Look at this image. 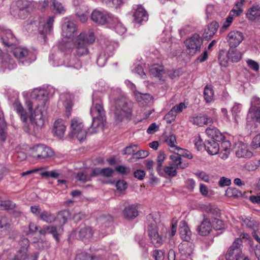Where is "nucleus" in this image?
<instances>
[{"mask_svg": "<svg viewBox=\"0 0 260 260\" xmlns=\"http://www.w3.org/2000/svg\"><path fill=\"white\" fill-rule=\"evenodd\" d=\"M77 28L76 24L71 21L64 22L62 25V36L68 39L65 43L64 48L71 49V54L66 60L61 61L57 54H52L49 56L50 63L54 67L64 66L79 70L82 67L80 57L87 55L89 53L88 46L92 44L95 37L92 32H83L75 37Z\"/></svg>", "mask_w": 260, "mask_h": 260, "instance_id": "1", "label": "nucleus"}, {"mask_svg": "<svg viewBox=\"0 0 260 260\" xmlns=\"http://www.w3.org/2000/svg\"><path fill=\"white\" fill-rule=\"evenodd\" d=\"M32 101L27 100L26 106L30 113L29 118L31 123L37 128L44 125L45 104L47 101L48 92L42 89H35L31 93Z\"/></svg>", "mask_w": 260, "mask_h": 260, "instance_id": "2", "label": "nucleus"}, {"mask_svg": "<svg viewBox=\"0 0 260 260\" xmlns=\"http://www.w3.org/2000/svg\"><path fill=\"white\" fill-rule=\"evenodd\" d=\"M98 91L93 92V104L90 109V114L92 117L91 128L94 129L100 127L102 128L106 121L105 111L101 100L98 99ZM94 132H96V131L94 130Z\"/></svg>", "mask_w": 260, "mask_h": 260, "instance_id": "3", "label": "nucleus"}, {"mask_svg": "<svg viewBox=\"0 0 260 260\" xmlns=\"http://www.w3.org/2000/svg\"><path fill=\"white\" fill-rule=\"evenodd\" d=\"M132 104L123 95L116 98L111 107L116 120L121 121L124 118H128L132 113Z\"/></svg>", "mask_w": 260, "mask_h": 260, "instance_id": "4", "label": "nucleus"}, {"mask_svg": "<svg viewBox=\"0 0 260 260\" xmlns=\"http://www.w3.org/2000/svg\"><path fill=\"white\" fill-rule=\"evenodd\" d=\"M147 232L151 243L155 247H159L164 242V239L159 233V228H162V224L160 223L159 219L154 217L152 214L147 216Z\"/></svg>", "mask_w": 260, "mask_h": 260, "instance_id": "5", "label": "nucleus"}, {"mask_svg": "<svg viewBox=\"0 0 260 260\" xmlns=\"http://www.w3.org/2000/svg\"><path fill=\"white\" fill-rule=\"evenodd\" d=\"M70 216L68 211L63 210L59 212L56 216V220L59 221V224L55 225H44L39 230L40 234L45 235L51 234L57 241H58V236L63 232V226L67 222Z\"/></svg>", "mask_w": 260, "mask_h": 260, "instance_id": "6", "label": "nucleus"}, {"mask_svg": "<svg viewBox=\"0 0 260 260\" xmlns=\"http://www.w3.org/2000/svg\"><path fill=\"white\" fill-rule=\"evenodd\" d=\"M54 21L53 16H48L46 18L39 17L36 19L30 20L29 24L32 26V28L34 27H37L40 34L47 35L52 31Z\"/></svg>", "mask_w": 260, "mask_h": 260, "instance_id": "7", "label": "nucleus"}, {"mask_svg": "<svg viewBox=\"0 0 260 260\" xmlns=\"http://www.w3.org/2000/svg\"><path fill=\"white\" fill-rule=\"evenodd\" d=\"M71 135L77 138L80 141L84 140L86 136V130L81 119L74 118L72 119L70 125Z\"/></svg>", "mask_w": 260, "mask_h": 260, "instance_id": "8", "label": "nucleus"}, {"mask_svg": "<svg viewBox=\"0 0 260 260\" xmlns=\"http://www.w3.org/2000/svg\"><path fill=\"white\" fill-rule=\"evenodd\" d=\"M184 43L187 53L193 56L200 51L203 41L202 38L198 34H195L187 39Z\"/></svg>", "mask_w": 260, "mask_h": 260, "instance_id": "9", "label": "nucleus"}, {"mask_svg": "<svg viewBox=\"0 0 260 260\" xmlns=\"http://www.w3.org/2000/svg\"><path fill=\"white\" fill-rule=\"evenodd\" d=\"M113 16L107 11L94 10L91 14V19L97 24L104 25L106 24L108 26L112 20Z\"/></svg>", "mask_w": 260, "mask_h": 260, "instance_id": "10", "label": "nucleus"}, {"mask_svg": "<svg viewBox=\"0 0 260 260\" xmlns=\"http://www.w3.org/2000/svg\"><path fill=\"white\" fill-rule=\"evenodd\" d=\"M241 246V240L240 239L235 240L226 252V259L227 260H236L239 257L242 256L243 254L242 252Z\"/></svg>", "mask_w": 260, "mask_h": 260, "instance_id": "11", "label": "nucleus"}, {"mask_svg": "<svg viewBox=\"0 0 260 260\" xmlns=\"http://www.w3.org/2000/svg\"><path fill=\"white\" fill-rule=\"evenodd\" d=\"M11 52L16 58L19 59L25 58V60L29 62L35 60L36 59L33 53L25 47H16L11 50Z\"/></svg>", "mask_w": 260, "mask_h": 260, "instance_id": "12", "label": "nucleus"}, {"mask_svg": "<svg viewBox=\"0 0 260 260\" xmlns=\"http://www.w3.org/2000/svg\"><path fill=\"white\" fill-rule=\"evenodd\" d=\"M31 155L33 157L38 159L45 158L51 156L53 152L50 148L44 145H38L31 149Z\"/></svg>", "mask_w": 260, "mask_h": 260, "instance_id": "13", "label": "nucleus"}, {"mask_svg": "<svg viewBox=\"0 0 260 260\" xmlns=\"http://www.w3.org/2000/svg\"><path fill=\"white\" fill-rule=\"evenodd\" d=\"M0 36L3 44L6 46L12 47L16 43V39L12 31L1 25Z\"/></svg>", "mask_w": 260, "mask_h": 260, "instance_id": "14", "label": "nucleus"}, {"mask_svg": "<svg viewBox=\"0 0 260 260\" xmlns=\"http://www.w3.org/2000/svg\"><path fill=\"white\" fill-rule=\"evenodd\" d=\"M243 39L244 36L242 32L236 30L231 31L226 37L230 48H236Z\"/></svg>", "mask_w": 260, "mask_h": 260, "instance_id": "15", "label": "nucleus"}, {"mask_svg": "<svg viewBox=\"0 0 260 260\" xmlns=\"http://www.w3.org/2000/svg\"><path fill=\"white\" fill-rule=\"evenodd\" d=\"M30 2L26 0H20L16 2V6L18 8L16 12L11 10L12 14L15 16L17 14L18 17L24 19L27 14L26 9L29 5Z\"/></svg>", "mask_w": 260, "mask_h": 260, "instance_id": "16", "label": "nucleus"}, {"mask_svg": "<svg viewBox=\"0 0 260 260\" xmlns=\"http://www.w3.org/2000/svg\"><path fill=\"white\" fill-rule=\"evenodd\" d=\"M134 17L136 22L142 23L148 20V15L147 12L142 5H137L134 8Z\"/></svg>", "mask_w": 260, "mask_h": 260, "instance_id": "17", "label": "nucleus"}, {"mask_svg": "<svg viewBox=\"0 0 260 260\" xmlns=\"http://www.w3.org/2000/svg\"><path fill=\"white\" fill-rule=\"evenodd\" d=\"M169 157L171 160V165H172L177 169H184L188 166V164L183 161L181 156L176 151L170 155Z\"/></svg>", "mask_w": 260, "mask_h": 260, "instance_id": "18", "label": "nucleus"}, {"mask_svg": "<svg viewBox=\"0 0 260 260\" xmlns=\"http://www.w3.org/2000/svg\"><path fill=\"white\" fill-rule=\"evenodd\" d=\"M139 214L137 204H132L124 208L122 211L124 218L127 219H133L136 218Z\"/></svg>", "mask_w": 260, "mask_h": 260, "instance_id": "19", "label": "nucleus"}, {"mask_svg": "<svg viewBox=\"0 0 260 260\" xmlns=\"http://www.w3.org/2000/svg\"><path fill=\"white\" fill-rule=\"evenodd\" d=\"M189 120L192 124L200 126L212 123L211 117L202 114L193 116L190 117Z\"/></svg>", "mask_w": 260, "mask_h": 260, "instance_id": "20", "label": "nucleus"}, {"mask_svg": "<svg viewBox=\"0 0 260 260\" xmlns=\"http://www.w3.org/2000/svg\"><path fill=\"white\" fill-rule=\"evenodd\" d=\"M212 226L210 219L204 217L201 224L198 227L199 234L202 236L208 235L212 230Z\"/></svg>", "mask_w": 260, "mask_h": 260, "instance_id": "21", "label": "nucleus"}, {"mask_svg": "<svg viewBox=\"0 0 260 260\" xmlns=\"http://www.w3.org/2000/svg\"><path fill=\"white\" fill-rule=\"evenodd\" d=\"M66 130V126L65 122L63 120L58 119L55 121L53 129L54 135L59 138H61L63 137Z\"/></svg>", "mask_w": 260, "mask_h": 260, "instance_id": "22", "label": "nucleus"}, {"mask_svg": "<svg viewBox=\"0 0 260 260\" xmlns=\"http://www.w3.org/2000/svg\"><path fill=\"white\" fill-rule=\"evenodd\" d=\"M179 231L180 237L182 240L188 242L191 239V232L185 221L182 220L180 222Z\"/></svg>", "mask_w": 260, "mask_h": 260, "instance_id": "23", "label": "nucleus"}, {"mask_svg": "<svg viewBox=\"0 0 260 260\" xmlns=\"http://www.w3.org/2000/svg\"><path fill=\"white\" fill-rule=\"evenodd\" d=\"M246 17L251 21H260V5L258 4L253 5L248 9L246 13Z\"/></svg>", "mask_w": 260, "mask_h": 260, "instance_id": "24", "label": "nucleus"}, {"mask_svg": "<svg viewBox=\"0 0 260 260\" xmlns=\"http://www.w3.org/2000/svg\"><path fill=\"white\" fill-rule=\"evenodd\" d=\"M237 150L236 155L237 157H250L252 156V153L248 150L247 145L241 142H238L237 144Z\"/></svg>", "mask_w": 260, "mask_h": 260, "instance_id": "25", "label": "nucleus"}, {"mask_svg": "<svg viewBox=\"0 0 260 260\" xmlns=\"http://www.w3.org/2000/svg\"><path fill=\"white\" fill-rule=\"evenodd\" d=\"M231 150V143L228 140H224L219 147V157L222 159L228 158Z\"/></svg>", "mask_w": 260, "mask_h": 260, "instance_id": "26", "label": "nucleus"}, {"mask_svg": "<svg viewBox=\"0 0 260 260\" xmlns=\"http://www.w3.org/2000/svg\"><path fill=\"white\" fill-rule=\"evenodd\" d=\"M112 20H111V22L109 23L108 27L114 29L115 31L120 35L124 34L126 31V28L118 18L113 16Z\"/></svg>", "mask_w": 260, "mask_h": 260, "instance_id": "27", "label": "nucleus"}, {"mask_svg": "<svg viewBox=\"0 0 260 260\" xmlns=\"http://www.w3.org/2000/svg\"><path fill=\"white\" fill-rule=\"evenodd\" d=\"M60 99L63 102L67 116L69 117L71 114L73 106L72 95L69 93L63 94L60 95Z\"/></svg>", "mask_w": 260, "mask_h": 260, "instance_id": "28", "label": "nucleus"}, {"mask_svg": "<svg viewBox=\"0 0 260 260\" xmlns=\"http://www.w3.org/2000/svg\"><path fill=\"white\" fill-rule=\"evenodd\" d=\"M1 63L2 68L9 70L13 69L16 67L15 60L8 54H5L3 55Z\"/></svg>", "mask_w": 260, "mask_h": 260, "instance_id": "29", "label": "nucleus"}, {"mask_svg": "<svg viewBox=\"0 0 260 260\" xmlns=\"http://www.w3.org/2000/svg\"><path fill=\"white\" fill-rule=\"evenodd\" d=\"M206 151L211 155H215L219 152V146L216 141L208 140L204 144Z\"/></svg>", "mask_w": 260, "mask_h": 260, "instance_id": "30", "label": "nucleus"}, {"mask_svg": "<svg viewBox=\"0 0 260 260\" xmlns=\"http://www.w3.org/2000/svg\"><path fill=\"white\" fill-rule=\"evenodd\" d=\"M11 220L6 216H0V236L5 235L11 226Z\"/></svg>", "mask_w": 260, "mask_h": 260, "instance_id": "31", "label": "nucleus"}, {"mask_svg": "<svg viewBox=\"0 0 260 260\" xmlns=\"http://www.w3.org/2000/svg\"><path fill=\"white\" fill-rule=\"evenodd\" d=\"M13 106L14 110L17 112V113L19 115L21 121L23 123H26L28 120V117L22 105L20 103L19 101H16L13 103Z\"/></svg>", "mask_w": 260, "mask_h": 260, "instance_id": "32", "label": "nucleus"}, {"mask_svg": "<svg viewBox=\"0 0 260 260\" xmlns=\"http://www.w3.org/2000/svg\"><path fill=\"white\" fill-rule=\"evenodd\" d=\"M179 250L182 255H190L193 250V245L191 243L186 242L180 243L178 246Z\"/></svg>", "mask_w": 260, "mask_h": 260, "instance_id": "33", "label": "nucleus"}, {"mask_svg": "<svg viewBox=\"0 0 260 260\" xmlns=\"http://www.w3.org/2000/svg\"><path fill=\"white\" fill-rule=\"evenodd\" d=\"M206 133L209 137L214 141H220L222 140L224 138L222 133L215 127L207 128Z\"/></svg>", "mask_w": 260, "mask_h": 260, "instance_id": "34", "label": "nucleus"}, {"mask_svg": "<svg viewBox=\"0 0 260 260\" xmlns=\"http://www.w3.org/2000/svg\"><path fill=\"white\" fill-rule=\"evenodd\" d=\"M93 234V230L90 227L84 226L79 231V237L82 241L86 242L91 239Z\"/></svg>", "mask_w": 260, "mask_h": 260, "instance_id": "35", "label": "nucleus"}, {"mask_svg": "<svg viewBox=\"0 0 260 260\" xmlns=\"http://www.w3.org/2000/svg\"><path fill=\"white\" fill-rule=\"evenodd\" d=\"M218 27L219 25L217 22H212L205 28L204 32L203 34L204 38H210L213 37L217 31V30L218 28Z\"/></svg>", "mask_w": 260, "mask_h": 260, "instance_id": "36", "label": "nucleus"}, {"mask_svg": "<svg viewBox=\"0 0 260 260\" xmlns=\"http://www.w3.org/2000/svg\"><path fill=\"white\" fill-rule=\"evenodd\" d=\"M227 57L228 60L231 62H237L241 60L242 54L235 48H230L227 53Z\"/></svg>", "mask_w": 260, "mask_h": 260, "instance_id": "37", "label": "nucleus"}, {"mask_svg": "<svg viewBox=\"0 0 260 260\" xmlns=\"http://www.w3.org/2000/svg\"><path fill=\"white\" fill-rule=\"evenodd\" d=\"M150 74L155 77L158 78L159 79L162 77L166 74L164 67L159 64H153L149 70Z\"/></svg>", "mask_w": 260, "mask_h": 260, "instance_id": "38", "label": "nucleus"}, {"mask_svg": "<svg viewBox=\"0 0 260 260\" xmlns=\"http://www.w3.org/2000/svg\"><path fill=\"white\" fill-rule=\"evenodd\" d=\"M21 242L23 243L25 246H23L19 251L17 254L15 256L13 260H24L26 257L27 248L28 245V240L26 238H23Z\"/></svg>", "mask_w": 260, "mask_h": 260, "instance_id": "39", "label": "nucleus"}, {"mask_svg": "<svg viewBox=\"0 0 260 260\" xmlns=\"http://www.w3.org/2000/svg\"><path fill=\"white\" fill-rule=\"evenodd\" d=\"M40 219L48 223H51L56 220V216L48 211H43L40 214Z\"/></svg>", "mask_w": 260, "mask_h": 260, "instance_id": "40", "label": "nucleus"}, {"mask_svg": "<svg viewBox=\"0 0 260 260\" xmlns=\"http://www.w3.org/2000/svg\"><path fill=\"white\" fill-rule=\"evenodd\" d=\"M254 120L260 123V106L256 108H250L247 115V119Z\"/></svg>", "mask_w": 260, "mask_h": 260, "instance_id": "41", "label": "nucleus"}, {"mask_svg": "<svg viewBox=\"0 0 260 260\" xmlns=\"http://www.w3.org/2000/svg\"><path fill=\"white\" fill-rule=\"evenodd\" d=\"M165 142L169 147L170 150L172 152H175L179 147L176 145L177 143L176 136L170 135L165 140Z\"/></svg>", "mask_w": 260, "mask_h": 260, "instance_id": "42", "label": "nucleus"}, {"mask_svg": "<svg viewBox=\"0 0 260 260\" xmlns=\"http://www.w3.org/2000/svg\"><path fill=\"white\" fill-rule=\"evenodd\" d=\"M242 105L235 103L231 109V112L234 120L236 123H238V119L241 116Z\"/></svg>", "mask_w": 260, "mask_h": 260, "instance_id": "43", "label": "nucleus"}, {"mask_svg": "<svg viewBox=\"0 0 260 260\" xmlns=\"http://www.w3.org/2000/svg\"><path fill=\"white\" fill-rule=\"evenodd\" d=\"M118 47V44L114 41H107L105 43V52L108 56L112 55L113 52Z\"/></svg>", "mask_w": 260, "mask_h": 260, "instance_id": "44", "label": "nucleus"}, {"mask_svg": "<svg viewBox=\"0 0 260 260\" xmlns=\"http://www.w3.org/2000/svg\"><path fill=\"white\" fill-rule=\"evenodd\" d=\"M204 97L206 103H210L214 98V91L210 86H206L204 88Z\"/></svg>", "mask_w": 260, "mask_h": 260, "instance_id": "45", "label": "nucleus"}, {"mask_svg": "<svg viewBox=\"0 0 260 260\" xmlns=\"http://www.w3.org/2000/svg\"><path fill=\"white\" fill-rule=\"evenodd\" d=\"M6 127V123L4 120L3 113L0 110V135L3 141H5L6 139L5 133Z\"/></svg>", "mask_w": 260, "mask_h": 260, "instance_id": "46", "label": "nucleus"}, {"mask_svg": "<svg viewBox=\"0 0 260 260\" xmlns=\"http://www.w3.org/2000/svg\"><path fill=\"white\" fill-rule=\"evenodd\" d=\"M225 195L230 198H236L241 195V192L236 188H228L225 191Z\"/></svg>", "mask_w": 260, "mask_h": 260, "instance_id": "47", "label": "nucleus"}, {"mask_svg": "<svg viewBox=\"0 0 260 260\" xmlns=\"http://www.w3.org/2000/svg\"><path fill=\"white\" fill-rule=\"evenodd\" d=\"M113 217L111 215H103L99 217V222L104 225L105 227H108L110 223L113 221Z\"/></svg>", "mask_w": 260, "mask_h": 260, "instance_id": "48", "label": "nucleus"}, {"mask_svg": "<svg viewBox=\"0 0 260 260\" xmlns=\"http://www.w3.org/2000/svg\"><path fill=\"white\" fill-rule=\"evenodd\" d=\"M52 5L53 9L56 13H62L65 11L62 4L57 0H52Z\"/></svg>", "mask_w": 260, "mask_h": 260, "instance_id": "49", "label": "nucleus"}, {"mask_svg": "<svg viewBox=\"0 0 260 260\" xmlns=\"http://www.w3.org/2000/svg\"><path fill=\"white\" fill-rule=\"evenodd\" d=\"M75 260H99V258L90 256L86 253H81L76 255Z\"/></svg>", "mask_w": 260, "mask_h": 260, "instance_id": "50", "label": "nucleus"}, {"mask_svg": "<svg viewBox=\"0 0 260 260\" xmlns=\"http://www.w3.org/2000/svg\"><path fill=\"white\" fill-rule=\"evenodd\" d=\"M109 57L106 53H101L97 58L96 62L98 65L100 67H104Z\"/></svg>", "mask_w": 260, "mask_h": 260, "instance_id": "51", "label": "nucleus"}, {"mask_svg": "<svg viewBox=\"0 0 260 260\" xmlns=\"http://www.w3.org/2000/svg\"><path fill=\"white\" fill-rule=\"evenodd\" d=\"M243 224L250 229H253L254 230H255L257 227V222L251 218L246 217L243 219Z\"/></svg>", "mask_w": 260, "mask_h": 260, "instance_id": "52", "label": "nucleus"}, {"mask_svg": "<svg viewBox=\"0 0 260 260\" xmlns=\"http://www.w3.org/2000/svg\"><path fill=\"white\" fill-rule=\"evenodd\" d=\"M202 209L205 211L206 212L210 213L213 215H217L219 213L218 209L214 208L213 206L209 205H204L202 207Z\"/></svg>", "mask_w": 260, "mask_h": 260, "instance_id": "53", "label": "nucleus"}, {"mask_svg": "<svg viewBox=\"0 0 260 260\" xmlns=\"http://www.w3.org/2000/svg\"><path fill=\"white\" fill-rule=\"evenodd\" d=\"M166 155L163 151H160L157 158V168L156 170L158 172L161 171L162 164L164 160L166 159Z\"/></svg>", "mask_w": 260, "mask_h": 260, "instance_id": "54", "label": "nucleus"}, {"mask_svg": "<svg viewBox=\"0 0 260 260\" xmlns=\"http://www.w3.org/2000/svg\"><path fill=\"white\" fill-rule=\"evenodd\" d=\"M76 178L79 181H82V182H85L90 180V177L84 171L79 172L77 175Z\"/></svg>", "mask_w": 260, "mask_h": 260, "instance_id": "55", "label": "nucleus"}, {"mask_svg": "<svg viewBox=\"0 0 260 260\" xmlns=\"http://www.w3.org/2000/svg\"><path fill=\"white\" fill-rule=\"evenodd\" d=\"M212 226L215 230H221L224 228L223 221L217 218L213 219Z\"/></svg>", "mask_w": 260, "mask_h": 260, "instance_id": "56", "label": "nucleus"}, {"mask_svg": "<svg viewBox=\"0 0 260 260\" xmlns=\"http://www.w3.org/2000/svg\"><path fill=\"white\" fill-rule=\"evenodd\" d=\"M176 168L172 165L166 166L164 168V172L169 176L174 177L177 174Z\"/></svg>", "mask_w": 260, "mask_h": 260, "instance_id": "57", "label": "nucleus"}, {"mask_svg": "<svg viewBox=\"0 0 260 260\" xmlns=\"http://www.w3.org/2000/svg\"><path fill=\"white\" fill-rule=\"evenodd\" d=\"M176 152L180 156H182L188 159H191L192 158V154L188 150L182 149L180 147L178 148Z\"/></svg>", "mask_w": 260, "mask_h": 260, "instance_id": "58", "label": "nucleus"}, {"mask_svg": "<svg viewBox=\"0 0 260 260\" xmlns=\"http://www.w3.org/2000/svg\"><path fill=\"white\" fill-rule=\"evenodd\" d=\"M177 115V114L175 112L171 109V110L165 115V118L167 120L168 122L171 123L175 120Z\"/></svg>", "mask_w": 260, "mask_h": 260, "instance_id": "59", "label": "nucleus"}, {"mask_svg": "<svg viewBox=\"0 0 260 260\" xmlns=\"http://www.w3.org/2000/svg\"><path fill=\"white\" fill-rule=\"evenodd\" d=\"M137 147V145H131L126 147L123 150V154L126 155L133 154L134 156V154L137 151L135 149Z\"/></svg>", "mask_w": 260, "mask_h": 260, "instance_id": "60", "label": "nucleus"}, {"mask_svg": "<svg viewBox=\"0 0 260 260\" xmlns=\"http://www.w3.org/2000/svg\"><path fill=\"white\" fill-rule=\"evenodd\" d=\"M149 155V152L145 150H139L136 152L134 154V158L136 159H140L145 158Z\"/></svg>", "mask_w": 260, "mask_h": 260, "instance_id": "61", "label": "nucleus"}, {"mask_svg": "<svg viewBox=\"0 0 260 260\" xmlns=\"http://www.w3.org/2000/svg\"><path fill=\"white\" fill-rule=\"evenodd\" d=\"M251 147L253 149L260 148V134L253 138L251 143Z\"/></svg>", "mask_w": 260, "mask_h": 260, "instance_id": "62", "label": "nucleus"}, {"mask_svg": "<svg viewBox=\"0 0 260 260\" xmlns=\"http://www.w3.org/2000/svg\"><path fill=\"white\" fill-rule=\"evenodd\" d=\"M153 255L155 260H164L165 258L164 252L160 250H155L154 251Z\"/></svg>", "mask_w": 260, "mask_h": 260, "instance_id": "63", "label": "nucleus"}, {"mask_svg": "<svg viewBox=\"0 0 260 260\" xmlns=\"http://www.w3.org/2000/svg\"><path fill=\"white\" fill-rule=\"evenodd\" d=\"M115 170L121 174L126 175L130 172V169L123 166H119L115 168Z\"/></svg>", "mask_w": 260, "mask_h": 260, "instance_id": "64", "label": "nucleus"}]
</instances>
